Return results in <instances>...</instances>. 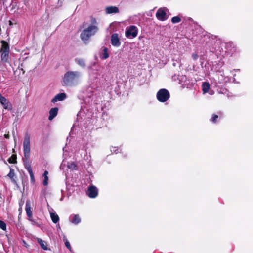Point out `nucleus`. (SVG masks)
Listing matches in <instances>:
<instances>
[{
  "label": "nucleus",
  "mask_w": 253,
  "mask_h": 253,
  "mask_svg": "<svg viewBox=\"0 0 253 253\" xmlns=\"http://www.w3.org/2000/svg\"><path fill=\"white\" fill-rule=\"evenodd\" d=\"M24 158L23 161L25 169L28 170L30 177L31 182L33 183L35 182L34 173L31 168V162L29 160L30 155V135L26 133L23 141Z\"/></svg>",
  "instance_id": "f257e3e1"
},
{
  "label": "nucleus",
  "mask_w": 253,
  "mask_h": 253,
  "mask_svg": "<svg viewBox=\"0 0 253 253\" xmlns=\"http://www.w3.org/2000/svg\"><path fill=\"white\" fill-rule=\"evenodd\" d=\"M90 21L91 24L84 29L80 34L81 39L85 43L89 40L91 36L94 35L98 30L96 19L93 17H91Z\"/></svg>",
  "instance_id": "f03ea898"
},
{
  "label": "nucleus",
  "mask_w": 253,
  "mask_h": 253,
  "mask_svg": "<svg viewBox=\"0 0 253 253\" xmlns=\"http://www.w3.org/2000/svg\"><path fill=\"white\" fill-rule=\"evenodd\" d=\"M81 73L78 71H69L65 73L62 78V84L65 86H73L78 84Z\"/></svg>",
  "instance_id": "7ed1b4c3"
},
{
  "label": "nucleus",
  "mask_w": 253,
  "mask_h": 253,
  "mask_svg": "<svg viewBox=\"0 0 253 253\" xmlns=\"http://www.w3.org/2000/svg\"><path fill=\"white\" fill-rule=\"evenodd\" d=\"M169 93L166 89H161L157 93V98L161 102H166L169 99Z\"/></svg>",
  "instance_id": "20e7f679"
},
{
  "label": "nucleus",
  "mask_w": 253,
  "mask_h": 253,
  "mask_svg": "<svg viewBox=\"0 0 253 253\" xmlns=\"http://www.w3.org/2000/svg\"><path fill=\"white\" fill-rule=\"evenodd\" d=\"M138 29L135 26H130L126 29L125 32L126 36L128 38H134L138 34Z\"/></svg>",
  "instance_id": "39448f33"
},
{
  "label": "nucleus",
  "mask_w": 253,
  "mask_h": 253,
  "mask_svg": "<svg viewBox=\"0 0 253 253\" xmlns=\"http://www.w3.org/2000/svg\"><path fill=\"white\" fill-rule=\"evenodd\" d=\"M168 9L166 8H159L156 13V16L157 18L160 21H165L168 18L167 12Z\"/></svg>",
  "instance_id": "423d86ee"
},
{
  "label": "nucleus",
  "mask_w": 253,
  "mask_h": 253,
  "mask_svg": "<svg viewBox=\"0 0 253 253\" xmlns=\"http://www.w3.org/2000/svg\"><path fill=\"white\" fill-rule=\"evenodd\" d=\"M25 210L29 220L32 222L33 224H37L36 222L32 219V212L31 210V202L29 200L27 201L26 203Z\"/></svg>",
  "instance_id": "0eeeda50"
},
{
  "label": "nucleus",
  "mask_w": 253,
  "mask_h": 253,
  "mask_svg": "<svg viewBox=\"0 0 253 253\" xmlns=\"http://www.w3.org/2000/svg\"><path fill=\"white\" fill-rule=\"evenodd\" d=\"M0 103L3 106L4 109L7 110H11L12 106L9 101L5 97L2 96L0 93Z\"/></svg>",
  "instance_id": "6e6552de"
},
{
  "label": "nucleus",
  "mask_w": 253,
  "mask_h": 253,
  "mask_svg": "<svg viewBox=\"0 0 253 253\" xmlns=\"http://www.w3.org/2000/svg\"><path fill=\"white\" fill-rule=\"evenodd\" d=\"M87 195L91 198H94L98 195V190L94 186H91L88 188Z\"/></svg>",
  "instance_id": "1a4fd4ad"
},
{
  "label": "nucleus",
  "mask_w": 253,
  "mask_h": 253,
  "mask_svg": "<svg viewBox=\"0 0 253 253\" xmlns=\"http://www.w3.org/2000/svg\"><path fill=\"white\" fill-rule=\"evenodd\" d=\"M111 42L112 45L119 47L121 44L120 39L117 34H113L111 37Z\"/></svg>",
  "instance_id": "9d476101"
},
{
  "label": "nucleus",
  "mask_w": 253,
  "mask_h": 253,
  "mask_svg": "<svg viewBox=\"0 0 253 253\" xmlns=\"http://www.w3.org/2000/svg\"><path fill=\"white\" fill-rule=\"evenodd\" d=\"M66 98V94L65 93H61L57 94L52 99L51 102L55 103L57 101H61L64 100Z\"/></svg>",
  "instance_id": "9b49d317"
},
{
  "label": "nucleus",
  "mask_w": 253,
  "mask_h": 253,
  "mask_svg": "<svg viewBox=\"0 0 253 253\" xmlns=\"http://www.w3.org/2000/svg\"><path fill=\"white\" fill-rule=\"evenodd\" d=\"M105 11L107 14L118 13L119 12L118 8L116 6L107 7Z\"/></svg>",
  "instance_id": "f8f14e48"
},
{
  "label": "nucleus",
  "mask_w": 253,
  "mask_h": 253,
  "mask_svg": "<svg viewBox=\"0 0 253 253\" xmlns=\"http://www.w3.org/2000/svg\"><path fill=\"white\" fill-rule=\"evenodd\" d=\"M58 109L57 107L52 108L49 111L48 119L52 120L57 114Z\"/></svg>",
  "instance_id": "ddd939ff"
},
{
  "label": "nucleus",
  "mask_w": 253,
  "mask_h": 253,
  "mask_svg": "<svg viewBox=\"0 0 253 253\" xmlns=\"http://www.w3.org/2000/svg\"><path fill=\"white\" fill-rule=\"evenodd\" d=\"M1 43L2 45L0 52H3L4 51H6L7 52H9V46L7 42L4 41H1Z\"/></svg>",
  "instance_id": "4468645a"
},
{
  "label": "nucleus",
  "mask_w": 253,
  "mask_h": 253,
  "mask_svg": "<svg viewBox=\"0 0 253 253\" xmlns=\"http://www.w3.org/2000/svg\"><path fill=\"white\" fill-rule=\"evenodd\" d=\"M109 57L108 53V49L106 47L102 48V53L100 56V58L102 59H106Z\"/></svg>",
  "instance_id": "2eb2a0df"
},
{
  "label": "nucleus",
  "mask_w": 253,
  "mask_h": 253,
  "mask_svg": "<svg viewBox=\"0 0 253 253\" xmlns=\"http://www.w3.org/2000/svg\"><path fill=\"white\" fill-rule=\"evenodd\" d=\"M1 53V61L4 63L7 62L8 61L9 53L6 51H4Z\"/></svg>",
  "instance_id": "dca6fc26"
},
{
  "label": "nucleus",
  "mask_w": 253,
  "mask_h": 253,
  "mask_svg": "<svg viewBox=\"0 0 253 253\" xmlns=\"http://www.w3.org/2000/svg\"><path fill=\"white\" fill-rule=\"evenodd\" d=\"M37 242L40 244L41 248L44 250H47L48 249L47 243L45 241H43L41 239L38 238Z\"/></svg>",
  "instance_id": "f3484780"
},
{
  "label": "nucleus",
  "mask_w": 253,
  "mask_h": 253,
  "mask_svg": "<svg viewBox=\"0 0 253 253\" xmlns=\"http://www.w3.org/2000/svg\"><path fill=\"white\" fill-rule=\"evenodd\" d=\"M210 85L208 82H204L202 84V91L203 93H207L210 89Z\"/></svg>",
  "instance_id": "a211bd4d"
},
{
  "label": "nucleus",
  "mask_w": 253,
  "mask_h": 253,
  "mask_svg": "<svg viewBox=\"0 0 253 253\" xmlns=\"http://www.w3.org/2000/svg\"><path fill=\"white\" fill-rule=\"evenodd\" d=\"M70 221L74 224H78L81 222V218L79 215L76 214L73 215V219Z\"/></svg>",
  "instance_id": "6ab92c4d"
},
{
  "label": "nucleus",
  "mask_w": 253,
  "mask_h": 253,
  "mask_svg": "<svg viewBox=\"0 0 253 253\" xmlns=\"http://www.w3.org/2000/svg\"><path fill=\"white\" fill-rule=\"evenodd\" d=\"M50 217L52 222L54 223H57L59 220L58 215L55 213H50Z\"/></svg>",
  "instance_id": "aec40b11"
},
{
  "label": "nucleus",
  "mask_w": 253,
  "mask_h": 253,
  "mask_svg": "<svg viewBox=\"0 0 253 253\" xmlns=\"http://www.w3.org/2000/svg\"><path fill=\"white\" fill-rule=\"evenodd\" d=\"M15 176L14 170L12 169H10L9 173L7 174V176H8L11 180L12 182L14 183H16V181L14 178Z\"/></svg>",
  "instance_id": "412c9836"
},
{
  "label": "nucleus",
  "mask_w": 253,
  "mask_h": 253,
  "mask_svg": "<svg viewBox=\"0 0 253 253\" xmlns=\"http://www.w3.org/2000/svg\"><path fill=\"white\" fill-rule=\"evenodd\" d=\"M76 62L81 67L84 68L85 66V60L83 59H76Z\"/></svg>",
  "instance_id": "4be33fe9"
},
{
  "label": "nucleus",
  "mask_w": 253,
  "mask_h": 253,
  "mask_svg": "<svg viewBox=\"0 0 253 253\" xmlns=\"http://www.w3.org/2000/svg\"><path fill=\"white\" fill-rule=\"evenodd\" d=\"M48 174V172L47 170H45L43 174V176L44 178L43 180V184L45 186H46L48 184V176H47Z\"/></svg>",
  "instance_id": "5701e85b"
},
{
  "label": "nucleus",
  "mask_w": 253,
  "mask_h": 253,
  "mask_svg": "<svg viewBox=\"0 0 253 253\" xmlns=\"http://www.w3.org/2000/svg\"><path fill=\"white\" fill-rule=\"evenodd\" d=\"M8 162L10 164H15L16 162V156L12 155L8 159Z\"/></svg>",
  "instance_id": "b1692460"
},
{
  "label": "nucleus",
  "mask_w": 253,
  "mask_h": 253,
  "mask_svg": "<svg viewBox=\"0 0 253 253\" xmlns=\"http://www.w3.org/2000/svg\"><path fill=\"white\" fill-rule=\"evenodd\" d=\"M181 21V18L179 16H175L172 18L171 22L173 23H179Z\"/></svg>",
  "instance_id": "393cba45"
},
{
  "label": "nucleus",
  "mask_w": 253,
  "mask_h": 253,
  "mask_svg": "<svg viewBox=\"0 0 253 253\" xmlns=\"http://www.w3.org/2000/svg\"><path fill=\"white\" fill-rule=\"evenodd\" d=\"M0 228L2 229L3 230H6V224L1 220H0Z\"/></svg>",
  "instance_id": "a878e982"
},
{
  "label": "nucleus",
  "mask_w": 253,
  "mask_h": 253,
  "mask_svg": "<svg viewBox=\"0 0 253 253\" xmlns=\"http://www.w3.org/2000/svg\"><path fill=\"white\" fill-rule=\"evenodd\" d=\"M218 116L217 115H213V116L211 118V121L215 123L216 121V119L218 118Z\"/></svg>",
  "instance_id": "bb28decb"
},
{
  "label": "nucleus",
  "mask_w": 253,
  "mask_h": 253,
  "mask_svg": "<svg viewBox=\"0 0 253 253\" xmlns=\"http://www.w3.org/2000/svg\"><path fill=\"white\" fill-rule=\"evenodd\" d=\"M65 244L66 247L67 248H68L70 250L71 249L70 244V243L68 241L65 242Z\"/></svg>",
  "instance_id": "cd10ccee"
},
{
  "label": "nucleus",
  "mask_w": 253,
  "mask_h": 253,
  "mask_svg": "<svg viewBox=\"0 0 253 253\" xmlns=\"http://www.w3.org/2000/svg\"><path fill=\"white\" fill-rule=\"evenodd\" d=\"M68 167L70 169H75L76 166L74 163H73L71 164L70 165H69Z\"/></svg>",
  "instance_id": "c85d7f7f"
},
{
  "label": "nucleus",
  "mask_w": 253,
  "mask_h": 253,
  "mask_svg": "<svg viewBox=\"0 0 253 253\" xmlns=\"http://www.w3.org/2000/svg\"><path fill=\"white\" fill-rule=\"evenodd\" d=\"M192 57L194 60H196L198 59V56L197 54L194 53L192 54Z\"/></svg>",
  "instance_id": "c756f323"
},
{
  "label": "nucleus",
  "mask_w": 253,
  "mask_h": 253,
  "mask_svg": "<svg viewBox=\"0 0 253 253\" xmlns=\"http://www.w3.org/2000/svg\"><path fill=\"white\" fill-rule=\"evenodd\" d=\"M5 0H0V2H2L3 4H5Z\"/></svg>",
  "instance_id": "7c9ffc66"
},
{
  "label": "nucleus",
  "mask_w": 253,
  "mask_h": 253,
  "mask_svg": "<svg viewBox=\"0 0 253 253\" xmlns=\"http://www.w3.org/2000/svg\"><path fill=\"white\" fill-rule=\"evenodd\" d=\"M4 137H5L6 138H9V135H8V134H5V135H4Z\"/></svg>",
  "instance_id": "2f4dec72"
},
{
  "label": "nucleus",
  "mask_w": 253,
  "mask_h": 253,
  "mask_svg": "<svg viewBox=\"0 0 253 253\" xmlns=\"http://www.w3.org/2000/svg\"><path fill=\"white\" fill-rule=\"evenodd\" d=\"M210 94L211 95H212V94H213L212 91H211V92H210Z\"/></svg>",
  "instance_id": "473e14b6"
}]
</instances>
